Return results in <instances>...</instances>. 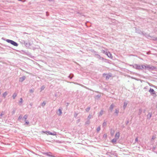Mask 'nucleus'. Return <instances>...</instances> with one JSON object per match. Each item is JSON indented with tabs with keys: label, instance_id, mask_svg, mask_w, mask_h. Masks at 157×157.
Returning <instances> with one entry per match:
<instances>
[{
	"label": "nucleus",
	"instance_id": "obj_1",
	"mask_svg": "<svg viewBox=\"0 0 157 157\" xmlns=\"http://www.w3.org/2000/svg\"><path fill=\"white\" fill-rule=\"evenodd\" d=\"M130 66H132L133 68L138 70H140L144 69V65H139L134 64L133 65H130Z\"/></svg>",
	"mask_w": 157,
	"mask_h": 157
},
{
	"label": "nucleus",
	"instance_id": "obj_2",
	"mask_svg": "<svg viewBox=\"0 0 157 157\" xmlns=\"http://www.w3.org/2000/svg\"><path fill=\"white\" fill-rule=\"evenodd\" d=\"M156 68L155 67L150 65L145 64L144 65V69L149 70H153Z\"/></svg>",
	"mask_w": 157,
	"mask_h": 157
},
{
	"label": "nucleus",
	"instance_id": "obj_3",
	"mask_svg": "<svg viewBox=\"0 0 157 157\" xmlns=\"http://www.w3.org/2000/svg\"><path fill=\"white\" fill-rule=\"evenodd\" d=\"M6 41L8 43H10L15 46H17L18 45L17 43L12 40L7 39Z\"/></svg>",
	"mask_w": 157,
	"mask_h": 157
},
{
	"label": "nucleus",
	"instance_id": "obj_4",
	"mask_svg": "<svg viewBox=\"0 0 157 157\" xmlns=\"http://www.w3.org/2000/svg\"><path fill=\"white\" fill-rule=\"evenodd\" d=\"M6 41L8 43H10L15 46H17L18 45L17 43L12 40L7 39Z\"/></svg>",
	"mask_w": 157,
	"mask_h": 157
},
{
	"label": "nucleus",
	"instance_id": "obj_5",
	"mask_svg": "<svg viewBox=\"0 0 157 157\" xmlns=\"http://www.w3.org/2000/svg\"><path fill=\"white\" fill-rule=\"evenodd\" d=\"M44 133H46L47 135H50L53 136H55L56 135V132L54 131L53 132H51L49 131H43L42 132Z\"/></svg>",
	"mask_w": 157,
	"mask_h": 157
},
{
	"label": "nucleus",
	"instance_id": "obj_6",
	"mask_svg": "<svg viewBox=\"0 0 157 157\" xmlns=\"http://www.w3.org/2000/svg\"><path fill=\"white\" fill-rule=\"evenodd\" d=\"M103 75L104 77L105 76V78L106 79H109L110 77L112 76V75L111 74H106L104 73L103 74Z\"/></svg>",
	"mask_w": 157,
	"mask_h": 157
},
{
	"label": "nucleus",
	"instance_id": "obj_7",
	"mask_svg": "<svg viewBox=\"0 0 157 157\" xmlns=\"http://www.w3.org/2000/svg\"><path fill=\"white\" fill-rule=\"evenodd\" d=\"M106 52L105 53V54L108 56L110 58H112V54L110 53L109 52H107V49H106Z\"/></svg>",
	"mask_w": 157,
	"mask_h": 157
},
{
	"label": "nucleus",
	"instance_id": "obj_8",
	"mask_svg": "<svg viewBox=\"0 0 157 157\" xmlns=\"http://www.w3.org/2000/svg\"><path fill=\"white\" fill-rule=\"evenodd\" d=\"M120 133L119 132L116 133L115 138L117 139H118L120 137Z\"/></svg>",
	"mask_w": 157,
	"mask_h": 157
},
{
	"label": "nucleus",
	"instance_id": "obj_9",
	"mask_svg": "<svg viewBox=\"0 0 157 157\" xmlns=\"http://www.w3.org/2000/svg\"><path fill=\"white\" fill-rule=\"evenodd\" d=\"M149 92H150V93H151V94H155V92L154 90L153 89H152L151 88H150V89L149 90Z\"/></svg>",
	"mask_w": 157,
	"mask_h": 157
},
{
	"label": "nucleus",
	"instance_id": "obj_10",
	"mask_svg": "<svg viewBox=\"0 0 157 157\" xmlns=\"http://www.w3.org/2000/svg\"><path fill=\"white\" fill-rule=\"evenodd\" d=\"M58 112H57V113L58 114V115H59V116L61 115L62 113V109H61L59 108L58 109Z\"/></svg>",
	"mask_w": 157,
	"mask_h": 157
},
{
	"label": "nucleus",
	"instance_id": "obj_11",
	"mask_svg": "<svg viewBox=\"0 0 157 157\" xmlns=\"http://www.w3.org/2000/svg\"><path fill=\"white\" fill-rule=\"evenodd\" d=\"M25 78V76H23L19 78V81L20 82H23L24 81Z\"/></svg>",
	"mask_w": 157,
	"mask_h": 157
},
{
	"label": "nucleus",
	"instance_id": "obj_12",
	"mask_svg": "<svg viewBox=\"0 0 157 157\" xmlns=\"http://www.w3.org/2000/svg\"><path fill=\"white\" fill-rule=\"evenodd\" d=\"M8 92L7 91H5L2 94V96L4 98H5Z\"/></svg>",
	"mask_w": 157,
	"mask_h": 157
},
{
	"label": "nucleus",
	"instance_id": "obj_13",
	"mask_svg": "<svg viewBox=\"0 0 157 157\" xmlns=\"http://www.w3.org/2000/svg\"><path fill=\"white\" fill-rule=\"evenodd\" d=\"M114 105L113 104H112L110 106L109 109L111 111H112L114 107Z\"/></svg>",
	"mask_w": 157,
	"mask_h": 157
},
{
	"label": "nucleus",
	"instance_id": "obj_14",
	"mask_svg": "<svg viewBox=\"0 0 157 157\" xmlns=\"http://www.w3.org/2000/svg\"><path fill=\"white\" fill-rule=\"evenodd\" d=\"M51 154H52L50 152H47V153H45V154L46 155H47L48 156H51V157H54V156H52L51 155Z\"/></svg>",
	"mask_w": 157,
	"mask_h": 157
},
{
	"label": "nucleus",
	"instance_id": "obj_15",
	"mask_svg": "<svg viewBox=\"0 0 157 157\" xmlns=\"http://www.w3.org/2000/svg\"><path fill=\"white\" fill-rule=\"evenodd\" d=\"M114 130L113 129H111L110 130V133L111 136H113L114 135Z\"/></svg>",
	"mask_w": 157,
	"mask_h": 157
},
{
	"label": "nucleus",
	"instance_id": "obj_16",
	"mask_svg": "<svg viewBox=\"0 0 157 157\" xmlns=\"http://www.w3.org/2000/svg\"><path fill=\"white\" fill-rule=\"evenodd\" d=\"M128 104V103L127 102H124V105H123V108L124 109H125L126 108L127 105Z\"/></svg>",
	"mask_w": 157,
	"mask_h": 157
},
{
	"label": "nucleus",
	"instance_id": "obj_17",
	"mask_svg": "<svg viewBox=\"0 0 157 157\" xmlns=\"http://www.w3.org/2000/svg\"><path fill=\"white\" fill-rule=\"evenodd\" d=\"M118 139H116V138H115L113 139L112 140V142L113 143H115L116 142H117V140Z\"/></svg>",
	"mask_w": 157,
	"mask_h": 157
},
{
	"label": "nucleus",
	"instance_id": "obj_18",
	"mask_svg": "<svg viewBox=\"0 0 157 157\" xmlns=\"http://www.w3.org/2000/svg\"><path fill=\"white\" fill-rule=\"evenodd\" d=\"M28 117V115L27 114H25L24 116V117L23 118V119H24L25 121V120H26L27 118Z\"/></svg>",
	"mask_w": 157,
	"mask_h": 157
},
{
	"label": "nucleus",
	"instance_id": "obj_19",
	"mask_svg": "<svg viewBox=\"0 0 157 157\" xmlns=\"http://www.w3.org/2000/svg\"><path fill=\"white\" fill-rule=\"evenodd\" d=\"M17 96V94L16 93H14L12 97L13 99H14Z\"/></svg>",
	"mask_w": 157,
	"mask_h": 157
},
{
	"label": "nucleus",
	"instance_id": "obj_20",
	"mask_svg": "<svg viewBox=\"0 0 157 157\" xmlns=\"http://www.w3.org/2000/svg\"><path fill=\"white\" fill-rule=\"evenodd\" d=\"M103 113V111L102 110H101L99 114V116H101Z\"/></svg>",
	"mask_w": 157,
	"mask_h": 157
},
{
	"label": "nucleus",
	"instance_id": "obj_21",
	"mask_svg": "<svg viewBox=\"0 0 157 157\" xmlns=\"http://www.w3.org/2000/svg\"><path fill=\"white\" fill-rule=\"evenodd\" d=\"M92 117V116L91 114H90L87 118L88 120H90V119Z\"/></svg>",
	"mask_w": 157,
	"mask_h": 157
},
{
	"label": "nucleus",
	"instance_id": "obj_22",
	"mask_svg": "<svg viewBox=\"0 0 157 157\" xmlns=\"http://www.w3.org/2000/svg\"><path fill=\"white\" fill-rule=\"evenodd\" d=\"M119 112V109H116L115 110V113H116L117 115H118V113Z\"/></svg>",
	"mask_w": 157,
	"mask_h": 157
},
{
	"label": "nucleus",
	"instance_id": "obj_23",
	"mask_svg": "<svg viewBox=\"0 0 157 157\" xmlns=\"http://www.w3.org/2000/svg\"><path fill=\"white\" fill-rule=\"evenodd\" d=\"M151 117V114L150 113H149L147 115V117L148 118L150 119Z\"/></svg>",
	"mask_w": 157,
	"mask_h": 157
},
{
	"label": "nucleus",
	"instance_id": "obj_24",
	"mask_svg": "<svg viewBox=\"0 0 157 157\" xmlns=\"http://www.w3.org/2000/svg\"><path fill=\"white\" fill-rule=\"evenodd\" d=\"M97 55V57L99 58L100 59H104V58L101 57L99 55Z\"/></svg>",
	"mask_w": 157,
	"mask_h": 157
},
{
	"label": "nucleus",
	"instance_id": "obj_25",
	"mask_svg": "<svg viewBox=\"0 0 157 157\" xmlns=\"http://www.w3.org/2000/svg\"><path fill=\"white\" fill-rule=\"evenodd\" d=\"M41 105L42 106H43V107L44 106L46 105L45 102V101L43 102V103H41Z\"/></svg>",
	"mask_w": 157,
	"mask_h": 157
},
{
	"label": "nucleus",
	"instance_id": "obj_26",
	"mask_svg": "<svg viewBox=\"0 0 157 157\" xmlns=\"http://www.w3.org/2000/svg\"><path fill=\"white\" fill-rule=\"evenodd\" d=\"M100 129H101L100 127L98 126L97 129V132H99L100 131Z\"/></svg>",
	"mask_w": 157,
	"mask_h": 157
},
{
	"label": "nucleus",
	"instance_id": "obj_27",
	"mask_svg": "<svg viewBox=\"0 0 157 157\" xmlns=\"http://www.w3.org/2000/svg\"><path fill=\"white\" fill-rule=\"evenodd\" d=\"M90 121L88 120H87V121H86V123H85V124H90Z\"/></svg>",
	"mask_w": 157,
	"mask_h": 157
},
{
	"label": "nucleus",
	"instance_id": "obj_28",
	"mask_svg": "<svg viewBox=\"0 0 157 157\" xmlns=\"http://www.w3.org/2000/svg\"><path fill=\"white\" fill-rule=\"evenodd\" d=\"M22 102H23V99L22 98H20V100L19 101V103H20L22 104Z\"/></svg>",
	"mask_w": 157,
	"mask_h": 157
},
{
	"label": "nucleus",
	"instance_id": "obj_29",
	"mask_svg": "<svg viewBox=\"0 0 157 157\" xmlns=\"http://www.w3.org/2000/svg\"><path fill=\"white\" fill-rule=\"evenodd\" d=\"M90 107H87V108H86V111L87 112H88L90 110Z\"/></svg>",
	"mask_w": 157,
	"mask_h": 157
},
{
	"label": "nucleus",
	"instance_id": "obj_30",
	"mask_svg": "<svg viewBox=\"0 0 157 157\" xmlns=\"http://www.w3.org/2000/svg\"><path fill=\"white\" fill-rule=\"evenodd\" d=\"M155 138H156V137H155V136H153L151 139V141H152V140H153L154 139H155Z\"/></svg>",
	"mask_w": 157,
	"mask_h": 157
},
{
	"label": "nucleus",
	"instance_id": "obj_31",
	"mask_svg": "<svg viewBox=\"0 0 157 157\" xmlns=\"http://www.w3.org/2000/svg\"><path fill=\"white\" fill-rule=\"evenodd\" d=\"M34 89H30L29 90V91L31 93H33L34 92Z\"/></svg>",
	"mask_w": 157,
	"mask_h": 157
},
{
	"label": "nucleus",
	"instance_id": "obj_32",
	"mask_svg": "<svg viewBox=\"0 0 157 157\" xmlns=\"http://www.w3.org/2000/svg\"><path fill=\"white\" fill-rule=\"evenodd\" d=\"M45 88V87L44 86H42L41 88V91L43 90Z\"/></svg>",
	"mask_w": 157,
	"mask_h": 157
},
{
	"label": "nucleus",
	"instance_id": "obj_33",
	"mask_svg": "<svg viewBox=\"0 0 157 157\" xmlns=\"http://www.w3.org/2000/svg\"><path fill=\"white\" fill-rule=\"evenodd\" d=\"M29 124V122L28 120H25V124Z\"/></svg>",
	"mask_w": 157,
	"mask_h": 157
},
{
	"label": "nucleus",
	"instance_id": "obj_34",
	"mask_svg": "<svg viewBox=\"0 0 157 157\" xmlns=\"http://www.w3.org/2000/svg\"><path fill=\"white\" fill-rule=\"evenodd\" d=\"M22 118V116L21 115H20L19 116V117H18V119L19 120H20V119H21Z\"/></svg>",
	"mask_w": 157,
	"mask_h": 157
},
{
	"label": "nucleus",
	"instance_id": "obj_35",
	"mask_svg": "<svg viewBox=\"0 0 157 157\" xmlns=\"http://www.w3.org/2000/svg\"><path fill=\"white\" fill-rule=\"evenodd\" d=\"M106 125V122H104L103 123V126H105Z\"/></svg>",
	"mask_w": 157,
	"mask_h": 157
},
{
	"label": "nucleus",
	"instance_id": "obj_36",
	"mask_svg": "<svg viewBox=\"0 0 157 157\" xmlns=\"http://www.w3.org/2000/svg\"><path fill=\"white\" fill-rule=\"evenodd\" d=\"M106 51L104 50H102L101 52H103L104 53H105V54L106 52V50H105Z\"/></svg>",
	"mask_w": 157,
	"mask_h": 157
},
{
	"label": "nucleus",
	"instance_id": "obj_37",
	"mask_svg": "<svg viewBox=\"0 0 157 157\" xmlns=\"http://www.w3.org/2000/svg\"><path fill=\"white\" fill-rule=\"evenodd\" d=\"M138 141V137H137L136 139H135V143L136 142H137Z\"/></svg>",
	"mask_w": 157,
	"mask_h": 157
},
{
	"label": "nucleus",
	"instance_id": "obj_38",
	"mask_svg": "<svg viewBox=\"0 0 157 157\" xmlns=\"http://www.w3.org/2000/svg\"><path fill=\"white\" fill-rule=\"evenodd\" d=\"M73 76L71 77V75H69L68 76V77L70 78V79H71L72 78V77H73Z\"/></svg>",
	"mask_w": 157,
	"mask_h": 157
},
{
	"label": "nucleus",
	"instance_id": "obj_39",
	"mask_svg": "<svg viewBox=\"0 0 157 157\" xmlns=\"http://www.w3.org/2000/svg\"><path fill=\"white\" fill-rule=\"evenodd\" d=\"M77 115H78V114H77L76 113H75L74 114L75 117H77Z\"/></svg>",
	"mask_w": 157,
	"mask_h": 157
},
{
	"label": "nucleus",
	"instance_id": "obj_40",
	"mask_svg": "<svg viewBox=\"0 0 157 157\" xmlns=\"http://www.w3.org/2000/svg\"><path fill=\"white\" fill-rule=\"evenodd\" d=\"M4 114V113H3V112H2L1 114L0 115V117H2V116Z\"/></svg>",
	"mask_w": 157,
	"mask_h": 157
},
{
	"label": "nucleus",
	"instance_id": "obj_41",
	"mask_svg": "<svg viewBox=\"0 0 157 157\" xmlns=\"http://www.w3.org/2000/svg\"><path fill=\"white\" fill-rule=\"evenodd\" d=\"M106 136V134H104V136Z\"/></svg>",
	"mask_w": 157,
	"mask_h": 157
},
{
	"label": "nucleus",
	"instance_id": "obj_42",
	"mask_svg": "<svg viewBox=\"0 0 157 157\" xmlns=\"http://www.w3.org/2000/svg\"><path fill=\"white\" fill-rule=\"evenodd\" d=\"M48 12H46V15L47 16H48Z\"/></svg>",
	"mask_w": 157,
	"mask_h": 157
},
{
	"label": "nucleus",
	"instance_id": "obj_43",
	"mask_svg": "<svg viewBox=\"0 0 157 157\" xmlns=\"http://www.w3.org/2000/svg\"><path fill=\"white\" fill-rule=\"evenodd\" d=\"M13 113H14L15 112V111H13Z\"/></svg>",
	"mask_w": 157,
	"mask_h": 157
},
{
	"label": "nucleus",
	"instance_id": "obj_44",
	"mask_svg": "<svg viewBox=\"0 0 157 157\" xmlns=\"http://www.w3.org/2000/svg\"><path fill=\"white\" fill-rule=\"evenodd\" d=\"M2 100H0V103L2 102Z\"/></svg>",
	"mask_w": 157,
	"mask_h": 157
},
{
	"label": "nucleus",
	"instance_id": "obj_45",
	"mask_svg": "<svg viewBox=\"0 0 157 157\" xmlns=\"http://www.w3.org/2000/svg\"><path fill=\"white\" fill-rule=\"evenodd\" d=\"M97 96H98V97H100V96L97 95Z\"/></svg>",
	"mask_w": 157,
	"mask_h": 157
},
{
	"label": "nucleus",
	"instance_id": "obj_46",
	"mask_svg": "<svg viewBox=\"0 0 157 157\" xmlns=\"http://www.w3.org/2000/svg\"><path fill=\"white\" fill-rule=\"evenodd\" d=\"M80 121V120H78V122H79Z\"/></svg>",
	"mask_w": 157,
	"mask_h": 157
},
{
	"label": "nucleus",
	"instance_id": "obj_47",
	"mask_svg": "<svg viewBox=\"0 0 157 157\" xmlns=\"http://www.w3.org/2000/svg\"><path fill=\"white\" fill-rule=\"evenodd\" d=\"M155 149V147H153V149Z\"/></svg>",
	"mask_w": 157,
	"mask_h": 157
}]
</instances>
